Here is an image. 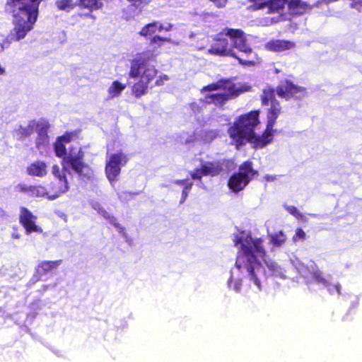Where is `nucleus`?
I'll return each mask as SVG.
<instances>
[{
    "label": "nucleus",
    "mask_w": 362,
    "mask_h": 362,
    "mask_svg": "<svg viewBox=\"0 0 362 362\" xmlns=\"http://www.w3.org/2000/svg\"><path fill=\"white\" fill-rule=\"evenodd\" d=\"M165 42H172V40L170 38L163 37L160 35H154L151 39V42L157 45L158 47L162 46Z\"/></svg>",
    "instance_id": "nucleus-34"
},
{
    "label": "nucleus",
    "mask_w": 362,
    "mask_h": 362,
    "mask_svg": "<svg viewBox=\"0 0 362 362\" xmlns=\"http://www.w3.org/2000/svg\"><path fill=\"white\" fill-rule=\"evenodd\" d=\"M190 107L194 112L199 111V107L196 103H192Z\"/></svg>",
    "instance_id": "nucleus-43"
},
{
    "label": "nucleus",
    "mask_w": 362,
    "mask_h": 362,
    "mask_svg": "<svg viewBox=\"0 0 362 362\" xmlns=\"http://www.w3.org/2000/svg\"><path fill=\"white\" fill-rule=\"evenodd\" d=\"M84 153L81 148L73 146L69 152L64 157L62 165L64 170L71 168L81 177L90 179L93 175L92 168L83 162Z\"/></svg>",
    "instance_id": "nucleus-8"
},
{
    "label": "nucleus",
    "mask_w": 362,
    "mask_h": 362,
    "mask_svg": "<svg viewBox=\"0 0 362 362\" xmlns=\"http://www.w3.org/2000/svg\"><path fill=\"white\" fill-rule=\"evenodd\" d=\"M168 79V76H166V75L160 76V80L156 81V84L158 86L162 85V83L160 82V81H163V80L167 81Z\"/></svg>",
    "instance_id": "nucleus-42"
},
{
    "label": "nucleus",
    "mask_w": 362,
    "mask_h": 362,
    "mask_svg": "<svg viewBox=\"0 0 362 362\" xmlns=\"http://www.w3.org/2000/svg\"><path fill=\"white\" fill-rule=\"evenodd\" d=\"M19 219L20 223L25 229L27 234H30L33 232L37 233H41L42 232V229L35 223L37 217L28 209L24 207L21 208Z\"/></svg>",
    "instance_id": "nucleus-15"
},
{
    "label": "nucleus",
    "mask_w": 362,
    "mask_h": 362,
    "mask_svg": "<svg viewBox=\"0 0 362 362\" xmlns=\"http://www.w3.org/2000/svg\"><path fill=\"white\" fill-rule=\"evenodd\" d=\"M127 1L136 6H139L141 5H147L151 1V0H127Z\"/></svg>",
    "instance_id": "nucleus-38"
},
{
    "label": "nucleus",
    "mask_w": 362,
    "mask_h": 362,
    "mask_svg": "<svg viewBox=\"0 0 362 362\" xmlns=\"http://www.w3.org/2000/svg\"><path fill=\"white\" fill-rule=\"evenodd\" d=\"M173 25L170 23H162L160 21H153L145 25L139 31V35L143 37L153 35L156 33H161L162 31H170L172 30Z\"/></svg>",
    "instance_id": "nucleus-16"
},
{
    "label": "nucleus",
    "mask_w": 362,
    "mask_h": 362,
    "mask_svg": "<svg viewBox=\"0 0 362 362\" xmlns=\"http://www.w3.org/2000/svg\"><path fill=\"white\" fill-rule=\"evenodd\" d=\"M49 191L42 186H33L31 195L33 197H47L48 198Z\"/></svg>",
    "instance_id": "nucleus-30"
},
{
    "label": "nucleus",
    "mask_w": 362,
    "mask_h": 362,
    "mask_svg": "<svg viewBox=\"0 0 362 362\" xmlns=\"http://www.w3.org/2000/svg\"><path fill=\"white\" fill-rule=\"evenodd\" d=\"M64 168L61 170L57 165H54L52 168V174L57 180L66 179V176L64 173Z\"/></svg>",
    "instance_id": "nucleus-32"
},
{
    "label": "nucleus",
    "mask_w": 362,
    "mask_h": 362,
    "mask_svg": "<svg viewBox=\"0 0 362 362\" xmlns=\"http://www.w3.org/2000/svg\"><path fill=\"white\" fill-rule=\"evenodd\" d=\"M185 180H175L174 182H175V184H176V185H183V184L185 183Z\"/></svg>",
    "instance_id": "nucleus-45"
},
{
    "label": "nucleus",
    "mask_w": 362,
    "mask_h": 362,
    "mask_svg": "<svg viewBox=\"0 0 362 362\" xmlns=\"http://www.w3.org/2000/svg\"><path fill=\"white\" fill-rule=\"evenodd\" d=\"M154 60L153 54L145 53L132 62L129 76L134 78H139V81L132 88V91L136 97L147 93L148 84L157 75V70L153 64Z\"/></svg>",
    "instance_id": "nucleus-4"
},
{
    "label": "nucleus",
    "mask_w": 362,
    "mask_h": 362,
    "mask_svg": "<svg viewBox=\"0 0 362 362\" xmlns=\"http://www.w3.org/2000/svg\"><path fill=\"white\" fill-rule=\"evenodd\" d=\"M255 4L257 9H263L266 13L272 14L273 22H279L284 18L286 10V0H249Z\"/></svg>",
    "instance_id": "nucleus-11"
},
{
    "label": "nucleus",
    "mask_w": 362,
    "mask_h": 362,
    "mask_svg": "<svg viewBox=\"0 0 362 362\" xmlns=\"http://www.w3.org/2000/svg\"><path fill=\"white\" fill-rule=\"evenodd\" d=\"M13 237L15 238H19L18 234H13Z\"/></svg>",
    "instance_id": "nucleus-47"
},
{
    "label": "nucleus",
    "mask_w": 362,
    "mask_h": 362,
    "mask_svg": "<svg viewBox=\"0 0 362 362\" xmlns=\"http://www.w3.org/2000/svg\"><path fill=\"white\" fill-rule=\"evenodd\" d=\"M127 85L118 81H114L107 88L108 98L112 99L119 97L126 88Z\"/></svg>",
    "instance_id": "nucleus-21"
},
{
    "label": "nucleus",
    "mask_w": 362,
    "mask_h": 362,
    "mask_svg": "<svg viewBox=\"0 0 362 362\" xmlns=\"http://www.w3.org/2000/svg\"><path fill=\"white\" fill-rule=\"evenodd\" d=\"M26 173L32 177H44L47 175V165L42 160H35L26 168Z\"/></svg>",
    "instance_id": "nucleus-19"
},
{
    "label": "nucleus",
    "mask_w": 362,
    "mask_h": 362,
    "mask_svg": "<svg viewBox=\"0 0 362 362\" xmlns=\"http://www.w3.org/2000/svg\"><path fill=\"white\" fill-rule=\"evenodd\" d=\"M233 241L238 247V252L235 267L231 269L228 281L230 288L238 292L242 283L248 281L257 291H261L266 279L262 261L264 262L272 275L281 279L286 277L285 268L273 260L264 259L266 252L262 238L253 237L250 233L243 231L235 235Z\"/></svg>",
    "instance_id": "nucleus-1"
},
{
    "label": "nucleus",
    "mask_w": 362,
    "mask_h": 362,
    "mask_svg": "<svg viewBox=\"0 0 362 362\" xmlns=\"http://www.w3.org/2000/svg\"><path fill=\"white\" fill-rule=\"evenodd\" d=\"M98 214H100L104 218L108 220L110 223H113V221H115V218L113 216L107 212L104 208H103V209L100 210Z\"/></svg>",
    "instance_id": "nucleus-36"
},
{
    "label": "nucleus",
    "mask_w": 362,
    "mask_h": 362,
    "mask_svg": "<svg viewBox=\"0 0 362 362\" xmlns=\"http://www.w3.org/2000/svg\"><path fill=\"white\" fill-rule=\"evenodd\" d=\"M257 171L252 169L250 162L242 164L238 173H234L229 179L228 186L234 192L243 190L256 175Z\"/></svg>",
    "instance_id": "nucleus-9"
},
{
    "label": "nucleus",
    "mask_w": 362,
    "mask_h": 362,
    "mask_svg": "<svg viewBox=\"0 0 362 362\" xmlns=\"http://www.w3.org/2000/svg\"><path fill=\"white\" fill-rule=\"evenodd\" d=\"M127 156L122 151L110 153L105 163V175L112 186L118 180L121 169L127 163Z\"/></svg>",
    "instance_id": "nucleus-10"
},
{
    "label": "nucleus",
    "mask_w": 362,
    "mask_h": 362,
    "mask_svg": "<svg viewBox=\"0 0 362 362\" xmlns=\"http://www.w3.org/2000/svg\"><path fill=\"white\" fill-rule=\"evenodd\" d=\"M80 5L90 9H97L102 6V0H80Z\"/></svg>",
    "instance_id": "nucleus-27"
},
{
    "label": "nucleus",
    "mask_w": 362,
    "mask_h": 362,
    "mask_svg": "<svg viewBox=\"0 0 362 362\" xmlns=\"http://www.w3.org/2000/svg\"><path fill=\"white\" fill-rule=\"evenodd\" d=\"M264 47L268 51L279 52L293 49L295 43L289 40L272 39L265 44Z\"/></svg>",
    "instance_id": "nucleus-17"
},
{
    "label": "nucleus",
    "mask_w": 362,
    "mask_h": 362,
    "mask_svg": "<svg viewBox=\"0 0 362 362\" xmlns=\"http://www.w3.org/2000/svg\"><path fill=\"white\" fill-rule=\"evenodd\" d=\"M284 207L289 214H291L298 219H300L301 221H305V216L303 215L296 207L293 206L287 205H285Z\"/></svg>",
    "instance_id": "nucleus-31"
},
{
    "label": "nucleus",
    "mask_w": 362,
    "mask_h": 362,
    "mask_svg": "<svg viewBox=\"0 0 362 362\" xmlns=\"http://www.w3.org/2000/svg\"><path fill=\"white\" fill-rule=\"evenodd\" d=\"M248 88L249 87L245 85L234 84L228 80H220L204 86L202 89V93L206 94V103L221 106L233 97L247 91Z\"/></svg>",
    "instance_id": "nucleus-6"
},
{
    "label": "nucleus",
    "mask_w": 362,
    "mask_h": 362,
    "mask_svg": "<svg viewBox=\"0 0 362 362\" xmlns=\"http://www.w3.org/2000/svg\"><path fill=\"white\" fill-rule=\"evenodd\" d=\"M259 124L258 111H252L239 117L233 126L228 129L230 137L237 147L247 141L253 143L256 147H262L257 144V139L262 137V135H257L255 132Z\"/></svg>",
    "instance_id": "nucleus-5"
},
{
    "label": "nucleus",
    "mask_w": 362,
    "mask_h": 362,
    "mask_svg": "<svg viewBox=\"0 0 362 362\" xmlns=\"http://www.w3.org/2000/svg\"><path fill=\"white\" fill-rule=\"evenodd\" d=\"M350 7L356 9L358 12L362 11V0H350Z\"/></svg>",
    "instance_id": "nucleus-37"
},
{
    "label": "nucleus",
    "mask_w": 362,
    "mask_h": 362,
    "mask_svg": "<svg viewBox=\"0 0 362 362\" xmlns=\"http://www.w3.org/2000/svg\"><path fill=\"white\" fill-rule=\"evenodd\" d=\"M42 0H8L13 5L14 36L16 40L25 37L33 28L38 16V8Z\"/></svg>",
    "instance_id": "nucleus-3"
},
{
    "label": "nucleus",
    "mask_w": 362,
    "mask_h": 362,
    "mask_svg": "<svg viewBox=\"0 0 362 362\" xmlns=\"http://www.w3.org/2000/svg\"><path fill=\"white\" fill-rule=\"evenodd\" d=\"M71 136L63 135L61 137H59L54 144V151L58 157H62L66 156V148L64 146V143H68L70 141Z\"/></svg>",
    "instance_id": "nucleus-22"
},
{
    "label": "nucleus",
    "mask_w": 362,
    "mask_h": 362,
    "mask_svg": "<svg viewBox=\"0 0 362 362\" xmlns=\"http://www.w3.org/2000/svg\"><path fill=\"white\" fill-rule=\"evenodd\" d=\"M281 113V107L278 102H272V105L267 108V127L262 134V137L257 139V144L259 146H264L270 143L274 136L275 130L273 127L276 119Z\"/></svg>",
    "instance_id": "nucleus-12"
},
{
    "label": "nucleus",
    "mask_w": 362,
    "mask_h": 362,
    "mask_svg": "<svg viewBox=\"0 0 362 362\" xmlns=\"http://www.w3.org/2000/svg\"><path fill=\"white\" fill-rule=\"evenodd\" d=\"M115 228L117 230V231L120 233H124V228L122 227L119 223L116 222V219L115 218V221H113V223H112Z\"/></svg>",
    "instance_id": "nucleus-39"
},
{
    "label": "nucleus",
    "mask_w": 362,
    "mask_h": 362,
    "mask_svg": "<svg viewBox=\"0 0 362 362\" xmlns=\"http://www.w3.org/2000/svg\"><path fill=\"white\" fill-rule=\"evenodd\" d=\"M274 90L268 88L264 90L262 95V101L264 105L269 106L272 105V102H277L274 99Z\"/></svg>",
    "instance_id": "nucleus-26"
},
{
    "label": "nucleus",
    "mask_w": 362,
    "mask_h": 362,
    "mask_svg": "<svg viewBox=\"0 0 362 362\" xmlns=\"http://www.w3.org/2000/svg\"><path fill=\"white\" fill-rule=\"evenodd\" d=\"M306 238V234L305 231L302 228H297L296 230L295 234L293 236V242H298V241H303Z\"/></svg>",
    "instance_id": "nucleus-33"
},
{
    "label": "nucleus",
    "mask_w": 362,
    "mask_h": 362,
    "mask_svg": "<svg viewBox=\"0 0 362 362\" xmlns=\"http://www.w3.org/2000/svg\"><path fill=\"white\" fill-rule=\"evenodd\" d=\"M271 243L276 247H281L286 240V236L282 230L269 235Z\"/></svg>",
    "instance_id": "nucleus-25"
},
{
    "label": "nucleus",
    "mask_w": 362,
    "mask_h": 362,
    "mask_svg": "<svg viewBox=\"0 0 362 362\" xmlns=\"http://www.w3.org/2000/svg\"><path fill=\"white\" fill-rule=\"evenodd\" d=\"M69 189L67 178L57 180L52 183L51 188L49 190L48 199L54 200L62 194L66 193Z\"/></svg>",
    "instance_id": "nucleus-18"
},
{
    "label": "nucleus",
    "mask_w": 362,
    "mask_h": 362,
    "mask_svg": "<svg viewBox=\"0 0 362 362\" xmlns=\"http://www.w3.org/2000/svg\"><path fill=\"white\" fill-rule=\"evenodd\" d=\"M209 52L234 57L246 66L255 65L258 61L257 55L247 43L245 33L240 29H224L215 38Z\"/></svg>",
    "instance_id": "nucleus-2"
},
{
    "label": "nucleus",
    "mask_w": 362,
    "mask_h": 362,
    "mask_svg": "<svg viewBox=\"0 0 362 362\" xmlns=\"http://www.w3.org/2000/svg\"><path fill=\"white\" fill-rule=\"evenodd\" d=\"M16 189L18 192L26 193L30 196L31 192H32L33 185H27L25 184H20L16 187Z\"/></svg>",
    "instance_id": "nucleus-35"
},
{
    "label": "nucleus",
    "mask_w": 362,
    "mask_h": 362,
    "mask_svg": "<svg viewBox=\"0 0 362 362\" xmlns=\"http://www.w3.org/2000/svg\"><path fill=\"white\" fill-rule=\"evenodd\" d=\"M218 135V133L216 130H206L204 131L201 134V139L204 142H210L216 138Z\"/></svg>",
    "instance_id": "nucleus-29"
},
{
    "label": "nucleus",
    "mask_w": 362,
    "mask_h": 362,
    "mask_svg": "<svg viewBox=\"0 0 362 362\" xmlns=\"http://www.w3.org/2000/svg\"><path fill=\"white\" fill-rule=\"evenodd\" d=\"M222 166L219 161H202L194 170L189 171V175L193 180H201L204 176H215L221 173Z\"/></svg>",
    "instance_id": "nucleus-13"
},
{
    "label": "nucleus",
    "mask_w": 362,
    "mask_h": 362,
    "mask_svg": "<svg viewBox=\"0 0 362 362\" xmlns=\"http://www.w3.org/2000/svg\"><path fill=\"white\" fill-rule=\"evenodd\" d=\"M264 180L267 182H273L276 180L275 175H266L264 176Z\"/></svg>",
    "instance_id": "nucleus-40"
},
{
    "label": "nucleus",
    "mask_w": 362,
    "mask_h": 362,
    "mask_svg": "<svg viewBox=\"0 0 362 362\" xmlns=\"http://www.w3.org/2000/svg\"><path fill=\"white\" fill-rule=\"evenodd\" d=\"M187 195H188V191L184 189L182 191V200L183 201L185 200V199L187 198Z\"/></svg>",
    "instance_id": "nucleus-44"
},
{
    "label": "nucleus",
    "mask_w": 362,
    "mask_h": 362,
    "mask_svg": "<svg viewBox=\"0 0 362 362\" xmlns=\"http://www.w3.org/2000/svg\"><path fill=\"white\" fill-rule=\"evenodd\" d=\"M62 263V260L55 261H42L37 266L39 272H48L52 269L57 268Z\"/></svg>",
    "instance_id": "nucleus-24"
},
{
    "label": "nucleus",
    "mask_w": 362,
    "mask_h": 362,
    "mask_svg": "<svg viewBox=\"0 0 362 362\" xmlns=\"http://www.w3.org/2000/svg\"><path fill=\"white\" fill-rule=\"evenodd\" d=\"M56 5L59 9L67 11L73 9L75 6V4L72 0H57Z\"/></svg>",
    "instance_id": "nucleus-28"
},
{
    "label": "nucleus",
    "mask_w": 362,
    "mask_h": 362,
    "mask_svg": "<svg viewBox=\"0 0 362 362\" xmlns=\"http://www.w3.org/2000/svg\"><path fill=\"white\" fill-rule=\"evenodd\" d=\"M288 8L293 14H303L309 11L311 7L301 0H288Z\"/></svg>",
    "instance_id": "nucleus-20"
},
{
    "label": "nucleus",
    "mask_w": 362,
    "mask_h": 362,
    "mask_svg": "<svg viewBox=\"0 0 362 362\" xmlns=\"http://www.w3.org/2000/svg\"><path fill=\"white\" fill-rule=\"evenodd\" d=\"M192 183H189V184L187 185V186L185 187V188L184 189L189 191L192 188Z\"/></svg>",
    "instance_id": "nucleus-46"
},
{
    "label": "nucleus",
    "mask_w": 362,
    "mask_h": 362,
    "mask_svg": "<svg viewBox=\"0 0 362 362\" xmlns=\"http://www.w3.org/2000/svg\"><path fill=\"white\" fill-rule=\"evenodd\" d=\"M277 94L284 98H290L291 97L300 98L305 95V88L301 86H296L289 81L282 83L277 87Z\"/></svg>",
    "instance_id": "nucleus-14"
},
{
    "label": "nucleus",
    "mask_w": 362,
    "mask_h": 362,
    "mask_svg": "<svg viewBox=\"0 0 362 362\" xmlns=\"http://www.w3.org/2000/svg\"><path fill=\"white\" fill-rule=\"evenodd\" d=\"M42 126V129L39 132V136L36 140V145L38 148L41 146H45L49 142L48 136L45 132H44L43 129H47L48 127V124L46 122H41L37 124V127Z\"/></svg>",
    "instance_id": "nucleus-23"
},
{
    "label": "nucleus",
    "mask_w": 362,
    "mask_h": 362,
    "mask_svg": "<svg viewBox=\"0 0 362 362\" xmlns=\"http://www.w3.org/2000/svg\"><path fill=\"white\" fill-rule=\"evenodd\" d=\"M92 207H93V209L95 211H96L98 213H99V212L100 211V210H102V209H103V206H100V204H98V203H93V204H92Z\"/></svg>",
    "instance_id": "nucleus-41"
},
{
    "label": "nucleus",
    "mask_w": 362,
    "mask_h": 362,
    "mask_svg": "<svg viewBox=\"0 0 362 362\" xmlns=\"http://www.w3.org/2000/svg\"><path fill=\"white\" fill-rule=\"evenodd\" d=\"M291 263L305 278L310 277L314 282L327 287L329 292L332 294L340 293V286L329 284V276L325 277L313 262H310L309 265H305L300 259L295 258L291 260Z\"/></svg>",
    "instance_id": "nucleus-7"
}]
</instances>
